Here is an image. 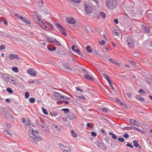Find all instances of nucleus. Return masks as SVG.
I'll return each mask as SVG.
<instances>
[{"mask_svg": "<svg viewBox=\"0 0 152 152\" xmlns=\"http://www.w3.org/2000/svg\"><path fill=\"white\" fill-rule=\"evenodd\" d=\"M105 43V42L104 40H102L100 42V44L102 45H104Z\"/></svg>", "mask_w": 152, "mask_h": 152, "instance_id": "nucleus-52", "label": "nucleus"}, {"mask_svg": "<svg viewBox=\"0 0 152 152\" xmlns=\"http://www.w3.org/2000/svg\"><path fill=\"white\" fill-rule=\"evenodd\" d=\"M72 1L75 3H79L80 2V0H71Z\"/></svg>", "mask_w": 152, "mask_h": 152, "instance_id": "nucleus-46", "label": "nucleus"}, {"mask_svg": "<svg viewBox=\"0 0 152 152\" xmlns=\"http://www.w3.org/2000/svg\"><path fill=\"white\" fill-rule=\"evenodd\" d=\"M71 58H72V61L74 63V64H76V63H77V61L76 60H75L74 58L72 57H71Z\"/></svg>", "mask_w": 152, "mask_h": 152, "instance_id": "nucleus-51", "label": "nucleus"}, {"mask_svg": "<svg viewBox=\"0 0 152 152\" xmlns=\"http://www.w3.org/2000/svg\"><path fill=\"white\" fill-rule=\"evenodd\" d=\"M62 96L60 93L58 92H55L52 95V98L53 99L60 100L62 99Z\"/></svg>", "mask_w": 152, "mask_h": 152, "instance_id": "nucleus-7", "label": "nucleus"}, {"mask_svg": "<svg viewBox=\"0 0 152 152\" xmlns=\"http://www.w3.org/2000/svg\"><path fill=\"white\" fill-rule=\"evenodd\" d=\"M113 34L114 35L118 36L119 35V31L117 29H115L113 31Z\"/></svg>", "mask_w": 152, "mask_h": 152, "instance_id": "nucleus-19", "label": "nucleus"}, {"mask_svg": "<svg viewBox=\"0 0 152 152\" xmlns=\"http://www.w3.org/2000/svg\"><path fill=\"white\" fill-rule=\"evenodd\" d=\"M59 145L61 149L64 152H71V149L68 146H64L61 144H59Z\"/></svg>", "mask_w": 152, "mask_h": 152, "instance_id": "nucleus-9", "label": "nucleus"}, {"mask_svg": "<svg viewBox=\"0 0 152 152\" xmlns=\"http://www.w3.org/2000/svg\"><path fill=\"white\" fill-rule=\"evenodd\" d=\"M48 49L50 51H53L56 50V48L55 47L50 46L48 47Z\"/></svg>", "mask_w": 152, "mask_h": 152, "instance_id": "nucleus-25", "label": "nucleus"}, {"mask_svg": "<svg viewBox=\"0 0 152 152\" xmlns=\"http://www.w3.org/2000/svg\"><path fill=\"white\" fill-rule=\"evenodd\" d=\"M108 61L111 62V63H114V64L115 62V60H113V59H112V58H109L108 59Z\"/></svg>", "mask_w": 152, "mask_h": 152, "instance_id": "nucleus-43", "label": "nucleus"}, {"mask_svg": "<svg viewBox=\"0 0 152 152\" xmlns=\"http://www.w3.org/2000/svg\"><path fill=\"white\" fill-rule=\"evenodd\" d=\"M53 43H54L55 45L58 46H61V44L55 39H54L53 40Z\"/></svg>", "mask_w": 152, "mask_h": 152, "instance_id": "nucleus-21", "label": "nucleus"}, {"mask_svg": "<svg viewBox=\"0 0 152 152\" xmlns=\"http://www.w3.org/2000/svg\"><path fill=\"white\" fill-rule=\"evenodd\" d=\"M87 126L89 127L90 128L91 127V124L90 123H87L86 124Z\"/></svg>", "mask_w": 152, "mask_h": 152, "instance_id": "nucleus-59", "label": "nucleus"}, {"mask_svg": "<svg viewBox=\"0 0 152 152\" xmlns=\"http://www.w3.org/2000/svg\"><path fill=\"white\" fill-rule=\"evenodd\" d=\"M47 40L49 42L53 43V40L52 39L49 38L47 39Z\"/></svg>", "mask_w": 152, "mask_h": 152, "instance_id": "nucleus-54", "label": "nucleus"}, {"mask_svg": "<svg viewBox=\"0 0 152 152\" xmlns=\"http://www.w3.org/2000/svg\"><path fill=\"white\" fill-rule=\"evenodd\" d=\"M126 146L131 148H132L133 147V145L129 143L127 144Z\"/></svg>", "mask_w": 152, "mask_h": 152, "instance_id": "nucleus-41", "label": "nucleus"}, {"mask_svg": "<svg viewBox=\"0 0 152 152\" xmlns=\"http://www.w3.org/2000/svg\"><path fill=\"white\" fill-rule=\"evenodd\" d=\"M101 109L103 112L105 113L107 112V110L106 108H101Z\"/></svg>", "mask_w": 152, "mask_h": 152, "instance_id": "nucleus-42", "label": "nucleus"}, {"mask_svg": "<svg viewBox=\"0 0 152 152\" xmlns=\"http://www.w3.org/2000/svg\"><path fill=\"white\" fill-rule=\"evenodd\" d=\"M91 135L93 137H95L96 135V134L95 132H92L91 133Z\"/></svg>", "mask_w": 152, "mask_h": 152, "instance_id": "nucleus-49", "label": "nucleus"}, {"mask_svg": "<svg viewBox=\"0 0 152 152\" xmlns=\"http://www.w3.org/2000/svg\"><path fill=\"white\" fill-rule=\"evenodd\" d=\"M75 52H76L80 56H81L82 55V53L80 52L79 50L76 49V50H75Z\"/></svg>", "mask_w": 152, "mask_h": 152, "instance_id": "nucleus-33", "label": "nucleus"}, {"mask_svg": "<svg viewBox=\"0 0 152 152\" xmlns=\"http://www.w3.org/2000/svg\"><path fill=\"white\" fill-rule=\"evenodd\" d=\"M126 44L129 48H133L134 46V41L132 37L127 36L125 37Z\"/></svg>", "mask_w": 152, "mask_h": 152, "instance_id": "nucleus-3", "label": "nucleus"}, {"mask_svg": "<svg viewBox=\"0 0 152 152\" xmlns=\"http://www.w3.org/2000/svg\"><path fill=\"white\" fill-rule=\"evenodd\" d=\"M42 28L46 31L52 30L53 28V25L48 21H45Z\"/></svg>", "mask_w": 152, "mask_h": 152, "instance_id": "nucleus-4", "label": "nucleus"}, {"mask_svg": "<svg viewBox=\"0 0 152 152\" xmlns=\"http://www.w3.org/2000/svg\"><path fill=\"white\" fill-rule=\"evenodd\" d=\"M114 21L115 23L117 24H118V21L117 19L116 18L114 20Z\"/></svg>", "mask_w": 152, "mask_h": 152, "instance_id": "nucleus-61", "label": "nucleus"}, {"mask_svg": "<svg viewBox=\"0 0 152 152\" xmlns=\"http://www.w3.org/2000/svg\"><path fill=\"white\" fill-rule=\"evenodd\" d=\"M42 130L44 131L47 132L49 131V129L46 124H42Z\"/></svg>", "mask_w": 152, "mask_h": 152, "instance_id": "nucleus-14", "label": "nucleus"}, {"mask_svg": "<svg viewBox=\"0 0 152 152\" xmlns=\"http://www.w3.org/2000/svg\"><path fill=\"white\" fill-rule=\"evenodd\" d=\"M37 21H38V22L40 26L42 28V26H43V25L44 24V23L45 21H42V20H41L40 19H37Z\"/></svg>", "mask_w": 152, "mask_h": 152, "instance_id": "nucleus-16", "label": "nucleus"}, {"mask_svg": "<svg viewBox=\"0 0 152 152\" xmlns=\"http://www.w3.org/2000/svg\"><path fill=\"white\" fill-rule=\"evenodd\" d=\"M76 90H77V91H81V92H83V91L81 90L78 87H76Z\"/></svg>", "mask_w": 152, "mask_h": 152, "instance_id": "nucleus-57", "label": "nucleus"}, {"mask_svg": "<svg viewBox=\"0 0 152 152\" xmlns=\"http://www.w3.org/2000/svg\"><path fill=\"white\" fill-rule=\"evenodd\" d=\"M53 126L58 131H59L61 130V128L60 126H58L54 124L53 125Z\"/></svg>", "mask_w": 152, "mask_h": 152, "instance_id": "nucleus-31", "label": "nucleus"}, {"mask_svg": "<svg viewBox=\"0 0 152 152\" xmlns=\"http://www.w3.org/2000/svg\"><path fill=\"white\" fill-rule=\"evenodd\" d=\"M118 140L121 142H123L124 141V139L123 138H118Z\"/></svg>", "mask_w": 152, "mask_h": 152, "instance_id": "nucleus-37", "label": "nucleus"}, {"mask_svg": "<svg viewBox=\"0 0 152 152\" xmlns=\"http://www.w3.org/2000/svg\"><path fill=\"white\" fill-rule=\"evenodd\" d=\"M12 70L14 72H18V69L17 67H13L12 68Z\"/></svg>", "mask_w": 152, "mask_h": 152, "instance_id": "nucleus-36", "label": "nucleus"}, {"mask_svg": "<svg viewBox=\"0 0 152 152\" xmlns=\"http://www.w3.org/2000/svg\"><path fill=\"white\" fill-rule=\"evenodd\" d=\"M10 82L11 83L15 85H16L17 83V82L16 81L15 78L10 79Z\"/></svg>", "mask_w": 152, "mask_h": 152, "instance_id": "nucleus-20", "label": "nucleus"}, {"mask_svg": "<svg viewBox=\"0 0 152 152\" xmlns=\"http://www.w3.org/2000/svg\"><path fill=\"white\" fill-rule=\"evenodd\" d=\"M130 127H126L123 128V130H129L130 129Z\"/></svg>", "mask_w": 152, "mask_h": 152, "instance_id": "nucleus-62", "label": "nucleus"}, {"mask_svg": "<svg viewBox=\"0 0 152 152\" xmlns=\"http://www.w3.org/2000/svg\"><path fill=\"white\" fill-rule=\"evenodd\" d=\"M66 21L69 24H75L76 23V21L75 20L71 17H69L67 18L66 19Z\"/></svg>", "mask_w": 152, "mask_h": 152, "instance_id": "nucleus-8", "label": "nucleus"}, {"mask_svg": "<svg viewBox=\"0 0 152 152\" xmlns=\"http://www.w3.org/2000/svg\"><path fill=\"white\" fill-rule=\"evenodd\" d=\"M109 83L110 85V86L111 88L114 90V89L113 87V86L112 84V83L111 81L110 82H110Z\"/></svg>", "mask_w": 152, "mask_h": 152, "instance_id": "nucleus-53", "label": "nucleus"}, {"mask_svg": "<svg viewBox=\"0 0 152 152\" xmlns=\"http://www.w3.org/2000/svg\"><path fill=\"white\" fill-rule=\"evenodd\" d=\"M130 129H134L137 130L139 132L141 131V130H140L137 128H136L135 127L133 126H131L130 128Z\"/></svg>", "mask_w": 152, "mask_h": 152, "instance_id": "nucleus-27", "label": "nucleus"}, {"mask_svg": "<svg viewBox=\"0 0 152 152\" xmlns=\"http://www.w3.org/2000/svg\"><path fill=\"white\" fill-rule=\"evenodd\" d=\"M123 136L125 138H127L129 137V135L127 133H126L123 135Z\"/></svg>", "mask_w": 152, "mask_h": 152, "instance_id": "nucleus-48", "label": "nucleus"}, {"mask_svg": "<svg viewBox=\"0 0 152 152\" xmlns=\"http://www.w3.org/2000/svg\"><path fill=\"white\" fill-rule=\"evenodd\" d=\"M114 64H116L117 66H120L121 65V64L120 63L117 62L116 61H115V62Z\"/></svg>", "mask_w": 152, "mask_h": 152, "instance_id": "nucleus-58", "label": "nucleus"}, {"mask_svg": "<svg viewBox=\"0 0 152 152\" xmlns=\"http://www.w3.org/2000/svg\"><path fill=\"white\" fill-rule=\"evenodd\" d=\"M15 16L16 17L18 18H19L21 19L22 17L20 15L17 13H15L14 14Z\"/></svg>", "mask_w": 152, "mask_h": 152, "instance_id": "nucleus-40", "label": "nucleus"}, {"mask_svg": "<svg viewBox=\"0 0 152 152\" xmlns=\"http://www.w3.org/2000/svg\"><path fill=\"white\" fill-rule=\"evenodd\" d=\"M108 133L110 135L112 136V137L115 140L117 139V137L115 134L111 132H109Z\"/></svg>", "mask_w": 152, "mask_h": 152, "instance_id": "nucleus-23", "label": "nucleus"}, {"mask_svg": "<svg viewBox=\"0 0 152 152\" xmlns=\"http://www.w3.org/2000/svg\"><path fill=\"white\" fill-rule=\"evenodd\" d=\"M79 98L80 99H85V97L83 95H81V96H79Z\"/></svg>", "mask_w": 152, "mask_h": 152, "instance_id": "nucleus-60", "label": "nucleus"}, {"mask_svg": "<svg viewBox=\"0 0 152 152\" xmlns=\"http://www.w3.org/2000/svg\"><path fill=\"white\" fill-rule=\"evenodd\" d=\"M102 75L108 81V83L111 82L110 77L108 75L105 74H102Z\"/></svg>", "mask_w": 152, "mask_h": 152, "instance_id": "nucleus-17", "label": "nucleus"}, {"mask_svg": "<svg viewBox=\"0 0 152 152\" xmlns=\"http://www.w3.org/2000/svg\"><path fill=\"white\" fill-rule=\"evenodd\" d=\"M142 28L145 32L148 33L150 32V29L149 27L142 26Z\"/></svg>", "mask_w": 152, "mask_h": 152, "instance_id": "nucleus-12", "label": "nucleus"}, {"mask_svg": "<svg viewBox=\"0 0 152 152\" xmlns=\"http://www.w3.org/2000/svg\"><path fill=\"white\" fill-rule=\"evenodd\" d=\"M5 48V46L2 45L1 46H0V50H2L4 49Z\"/></svg>", "mask_w": 152, "mask_h": 152, "instance_id": "nucleus-55", "label": "nucleus"}, {"mask_svg": "<svg viewBox=\"0 0 152 152\" xmlns=\"http://www.w3.org/2000/svg\"><path fill=\"white\" fill-rule=\"evenodd\" d=\"M68 116L69 118L71 120H72L76 118L75 116L72 113H70Z\"/></svg>", "mask_w": 152, "mask_h": 152, "instance_id": "nucleus-13", "label": "nucleus"}, {"mask_svg": "<svg viewBox=\"0 0 152 152\" xmlns=\"http://www.w3.org/2000/svg\"><path fill=\"white\" fill-rule=\"evenodd\" d=\"M6 91L9 92V93L12 94L13 92V91L12 89L9 88H6Z\"/></svg>", "mask_w": 152, "mask_h": 152, "instance_id": "nucleus-34", "label": "nucleus"}, {"mask_svg": "<svg viewBox=\"0 0 152 152\" xmlns=\"http://www.w3.org/2000/svg\"><path fill=\"white\" fill-rule=\"evenodd\" d=\"M42 110L43 113L44 114L46 115L48 114V112H47V110L45 109L44 108V107L42 108Z\"/></svg>", "mask_w": 152, "mask_h": 152, "instance_id": "nucleus-30", "label": "nucleus"}, {"mask_svg": "<svg viewBox=\"0 0 152 152\" xmlns=\"http://www.w3.org/2000/svg\"><path fill=\"white\" fill-rule=\"evenodd\" d=\"M85 10L87 14H90L92 12V7L89 5L85 4Z\"/></svg>", "mask_w": 152, "mask_h": 152, "instance_id": "nucleus-5", "label": "nucleus"}, {"mask_svg": "<svg viewBox=\"0 0 152 152\" xmlns=\"http://www.w3.org/2000/svg\"><path fill=\"white\" fill-rule=\"evenodd\" d=\"M119 103L121 105H123L124 106H126V105L124 103H123L122 102H121V101L119 102Z\"/></svg>", "mask_w": 152, "mask_h": 152, "instance_id": "nucleus-63", "label": "nucleus"}, {"mask_svg": "<svg viewBox=\"0 0 152 152\" xmlns=\"http://www.w3.org/2000/svg\"><path fill=\"white\" fill-rule=\"evenodd\" d=\"M85 78L86 79L89 80H94L93 78L88 74H87L84 75Z\"/></svg>", "mask_w": 152, "mask_h": 152, "instance_id": "nucleus-18", "label": "nucleus"}, {"mask_svg": "<svg viewBox=\"0 0 152 152\" xmlns=\"http://www.w3.org/2000/svg\"><path fill=\"white\" fill-rule=\"evenodd\" d=\"M26 125L27 126H28L29 127L30 126H31L30 125L29 120V121L27 122V123L26 124V126H25V128L26 129H27V127H26Z\"/></svg>", "mask_w": 152, "mask_h": 152, "instance_id": "nucleus-47", "label": "nucleus"}, {"mask_svg": "<svg viewBox=\"0 0 152 152\" xmlns=\"http://www.w3.org/2000/svg\"><path fill=\"white\" fill-rule=\"evenodd\" d=\"M27 72L28 74L33 76H35L37 74L36 71L33 69H28L27 70Z\"/></svg>", "mask_w": 152, "mask_h": 152, "instance_id": "nucleus-10", "label": "nucleus"}, {"mask_svg": "<svg viewBox=\"0 0 152 152\" xmlns=\"http://www.w3.org/2000/svg\"><path fill=\"white\" fill-rule=\"evenodd\" d=\"M65 68L66 69H67L69 71H72V69L71 68V67L69 66H65Z\"/></svg>", "mask_w": 152, "mask_h": 152, "instance_id": "nucleus-39", "label": "nucleus"}, {"mask_svg": "<svg viewBox=\"0 0 152 152\" xmlns=\"http://www.w3.org/2000/svg\"><path fill=\"white\" fill-rule=\"evenodd\" d=\"M21 19L22 20V21L24 22H25L26 23H27V20L26 19V18H23L22 17L21 18Z\"/></svg>", "mask_w": 152, "mask_h": 152, "instance_id": "nucleus-50", "label": "nucleus"}, {"mask_svg": "<svg viewBox=\"0 0 152 152\" xmlns=\"http://www.w3.org/2000/svg\"><path fill=\"white\" fill-rule=\"evenodd\" d=\"M28 134L29 139L33 143H37V142L42 140L41 137L37 135L39 134L38 131H35L34 132V130L32 129L29 131Z\"/></svg>", "mask_w": 152, "mask_h": 152, "instance_id": "nucleus-1", "label": "nucleus"}, {"mask_svg": "<svg viewBox=\"0 0 152 152\" xmlns=\"http://www.w3.org/2000/svg\"><path fill=\"white\" fill-rule=\"evenodd\" d=\"M86 49L87 52L89 53H91L92 52V50H91V47L89 46H87Z\"/></svg>", "mask_w": 152, "mask_h": 152, "instance_id": "nucleus-26", "label": "nucleus"}, {"mask_svg": "<svg viewBox=\"0 0 152 152\" xmlns=\"http://www.w3.org/2000/svg\"><path fill=\"white\" fill-rule=\"evenodd\" d=\"M62 98L64 99H70L69 97H68L66 96H62Z\"/></svg>", "mask_w": 152, "mask_h": 152, "instance_id": "nucleus-45", "label": "nucleus"}, {"mask_svg": "<svg viewBox=\"0 0 152 152\" xmlns=\"http://www.w3.org/2000/svg\"><path fill=\"white\" fill-rule=\"evenodd\" d=\"M57 27L60 31L64 36H66L67 34L65 32V29L59 23L56 24Z\"/></svg>", "mask_w": 152, "mask_h": 152, "instance_id": "nucleus-6", "label": "nucleus"}, {"mask_svg": "<svg viewBox=\"0 0 152 152\" xmlns=\"http://www.w3.org/2000/svg\"><path fill=\"white\" fill-rule=\"evenodd\" d=\"M129 122L132 124H134L135 126H136L137 127H139V126L138 125V124H135V123L136 122V121L133 119H130L129 120Z\"/></svg>", "mask_w": 152, "mask_h": 152, "instance_id": "nucleus-15", "label": "nucleus"}, {"mask_svg": "<svg viewBox=\"0 0 152 152\" xmlns=\"http://www.w3.org/2000/svg\"><path fill=\"white\" fill-rule=\"evenodd\" d=\"M133 145L135 147H139V148H141V146H139V144L138 143V142H137V141L135 140H134L133 141Z\"/></svg>", "mask_w": 152, "mask_h": 152, "instance_id": "nucleus-22", "label": "nucleus"}, {"mask_svg": "<svg viewBox=\"0 0 152 152\" xmlns=\"http://www.w3.org/2000/svg\"><path fill=\"white\" fill-rule=\"evenodd\" d=\"M9 58L11 60H13L15 58L19 59L18 55L14 54L10 55L9 57Z\"/></svg>", "mask_w": 152, "mask_h": 152, "instance_id": "nucleus-11", "label": "nucleus"}, {"mask_svg": "<svg viewBox=\"0 0 152 152\" xmlns=\"http://www.w3.org/2000/svg\"><path fill=\"white\" fill-rule=\"evenodd\" d=\"M129 61L131 64H132L134 66L135 65L136 63L134 61L132 60H129Z\"/></svg>", "mask_w": 152, "mask_h": 152, "instance_id": "nucleus-44", "label": "nucleus"}, {"mask_svg": "<svg viewBox=\"0 0 152 152\" xmlns=\"http://www.w3.org/2000/svg\"><path fill=\"white\" fill-rule=\"evenodd\" d=\"M29 101L31 103H33L35 101V99L34 98H30L29 99Z\"/></svg>", "mask_w": 152, "mask_h": 152, "instance_id": "nucleus-32", "label": "nucleus"}, {"mask_svg": "<svg viewBox=\"0 0 152 152\" xmlns=\"http://www.w3.org/2000/svg\"><path fill=\"white\" fill-rule=\"evenodd\" d=\"M99 16H102L103 18H105L106 16L105 13L103 12H101L100 13Z\"/></svg>", "mask_w": 152, "mask_h": 152, "instance_id": "nucleus-35", "label": "nucleus"}, {"mask_svg": "<svg viewBox=\"0 0 152 152\" xmlns=\"http://www.w3.org/2000/svg\"><path fill=\"white\" fill-rule=\"evenodd\" d=\"M71 134L72 135L75 137H76L77 136V134L76 133H75L74 131L72 130L71 131Z\"/></svg>", "mask_w": 152, "mask_h": 152, "instance_id": "nucleus-28", "label": "nucleus"}, {"mask_svg": "<svg viewBox=\"0 0 152 152\" xmlns=\"http://www.w3.org/2000/svg\"><path fill=\"white\" fill-rule=\"evenodd\" d=\"M62 111H64L65 113H69V110L68 108H64L61 109Z\"/></svg>", "mask_w": 152, "mask_h": 152, "instance_id": "nucleus-29", "label": "nucleus"}, {"mask_svg": "<svg viewBox=\"0 0 152 152\" xmlns=\"http://www.w3.org/2000/svg\"><path fill=\"white\" fill-rule=\"evenodd\" d=\"M100 131L103 134L105 133V132L103 129H100Z\"/></svg>", "mask_w": 152, "mask_h": 152, "instance_id": "nucleus-64", "label": "nucleus"}, {"mask_svg": "<svg viewBox=\"0 0 152 152\" xmlns=\"http://www.w3.org/2000/svg\"><path fill=\"white\" fill-rule=\"evenodd\" d=\"M117 0H107L106 1V6L109 9L113 10L116 6Z\"/></svg>", "mask_w": 152, "mask_h": 152, "instance_id": "nucleus-2", "label": "nucleus"}, {"mask_svg": "<svg viewBox=\"0 0 152 152\" xmlns=\"http://www.w3.org/2000/svg\"><path fill=\"white\" fill-rule=\"evenodd\" d=\"M139 91L141 94H142L143 93H145V92L142 89H139Z\"/></svg>", "mask_w": 152, "mask_h": 152, "instance_id": "nucleus-56", "label": "nucleus"}, {"mask_svg": "<svg viewBox=\"0 0 152 152\" xmlns=\"http://www.w3.org/2000/svg\"><path fill=\"white\" fill-rule=\"evenodd\" d=\"M29 96V94L28 92H26L25 93V97L26 98H28Z\"/></svg>", "mask_w": 152, "mask_h": 152, "instance_id": "nucleus-38", "label": "nucleus"}, {"mask_svg": "<svg viewBox=\"0 0 152 152\" xmlns=\"http://www.w3.org/2000/svg\"><path fill=\"white\" fill-rule=\"evenodd\" d=\"M136 97L137 99L141 101H144L145 100V99L144 98L140 97L139 95L136 96Z\"/></svg>", "mask_w": 152, "mask_h": 152, "instance_id": "nucleus-24", "label": "nucleus"}]
</instances>
